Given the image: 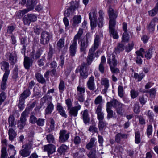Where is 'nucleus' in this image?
<instances>
[{"mask_svg": "<svg viewBox=\"0 0 158 158\" xmlns=\"http://www.w3.org/2000/svg\"><path fill=\"white\" fill-rule=\"evenodd\" d=\"M108 14L110 19L109 28L110 35L112 36L114 39H118V35L115 28L116 25V20L118 15V13L114 11L113 8L110 7L108 10Z\"/></svg>", "mask_w": 158, "mask_h": 158, "instance_id": "f257e3e1", "label": "nucleus"}, {"mask_svg": "<svg viewBox=\"0 0 158 158\" xmlns=\"http://www.w3.org/2000/svg\"><path fill=\"white\" fill-rule=\"evenodd\" d=\"M118 94L120 97H122L124 95V90L123 87L119 85L118 87Z\"/></svg>", "mask_w": 158, "mask_h": 158, "instance_id": "4d7b16f0", "label": "nucleus"}, {"mask_svg": "<svg viewBox=\"0 0 158 158\" xmlns=\"http://www.w3.org/2000/svg\"><path fill=\"white\" fill-rule=\"evenodd\" d=\"M146 53L145 55V57L147 59H150L152 57L153 53L152 49L149 48L148 50L145 52Z\"/></svg>", "mask_w": 158, "mask_h": 158, "instance_id": "c03bdc74", "label": "nucleus"}, {"mask_svg": "<svg viewBox=\"0 0 158 158\" xmlns=\"http://www.w3.org/2000/svg\"><path fill=\"white\" fill-rule=\"evenodd\" d=\"M107 63L110 67V65L112 66H116L117 64V61L115 59V56L114 54L112 53L110 56L107 55Z\"/></svg>", "mask_w": 158, "mask_h": 158, "instance_id": "9b49d317", "label": "nucleus"}, {"mask_svg": "<svg viewBox=\"0 0 158 158\" xmlns=\"http://www.w3.org/2000/svg\"><path fill=\"white\" fill-rule=\"evenodd\" d=\"M111 109V107H110L109 105H106V110L108 113L107 116V118L108 119H109L113 116V112Z\"/></svg>", "mask_w": 158, "mask_h": 158, "instance_id": "f704fd0d", "label": "nucleus"}, {"mask_svg": "<svg viewBox=\"0 0 158 158\" xmlns=\"http://www.w3.org/2000/svg\"><path fill=\"white\" fill-rule=\"evenodd\" d=\"M64 40L63 38L60 39L58 42L57 46L59 48V49H61L64 46Z\"/></svg>", "mask_w": 158, "mask_h": 158, "instance_id": "8fccbe9b", "label": "nucleus"}, {"mask_svg": "<svg viewBox=\"0 0 158 158\" xmlns=\"http://www.w3.org/2000/svg\"><path fill=\"white\" fill-rule=\"evenodd\" d=\"M83 33V30L79 29L77 34L75 36L74 39L69 48L70 56L71 57L75 56L77 52V44L76 41L80 39Z\"/></svg>", "mask_w": 158, "mask_h": 158, "instance_id": "f03ea898", "label": "nucleus"}, {"mask_svg": "<svg viewBox=\"0 0 158 158\" xmlns=\"http://www.w3.org/2000/svg\"><path fill=\"white\" fill-rule=\"evenodd\" d=\"M52 38V35L50 33L44 31L41 33L40 43L43 45L47 44Z\"/></svg>", "mask_w": 158, "mask_h": 158, "instance_id": "39448f33", "label": "nucleus"}, {"mask_svg": "<svg viewBox=\"0 0 158 158\" xmlns=\"http://www.w3.org/2000/svg\"><path fill=\"white\" fill-rule=\"evenodd\" d=\"M15 28L16 27L15 25L9 26H8L7 29V32L9 34H11Z\"/></svg>", "mask_w": 158, "mask_h": 158, "instance_id": "680f3d73", "label": "nucleus"}, {"mask_svg": "<svg viewBox=\"0 0 158 158\" xmlns=\"http://www.w3.org/2000/svg\"><path fill=\"white\" fill-rule=\"evenodd\" d=\"M32 146L33 141H30L27 143L23 145L22 147L23 148H26L30 150L31 149H32Z\"/></svg>", "mask_w": 158, "mask_h": 158, "instance_id": "a18cd8bd", "label": "nucleus"}, {"mask_svg": "<svg viewBox=\"0 0 158 158\" xmlns=\"http://www.w3.org/2000/svg\"><path fill=\"white\" fill-rule=\"evenodd\" d=\"M30 94L31 93L30 90L27 89L21 94L19 98L25 100L26 98L29 96Z\"/></svg>", "mask_w": 158, "mask_h": 158, "instance_id": "7c9ffc66", "label": "nucleus"}, {"mask_svg": "<svg viewBox=\"0 0 158 158\" xmlns=\"http://www.w3.org/2000/svg\"><path fill=\"white\" fill-rule=\"evenodd\" d=\"M31 152L30 150L26 148H23L19 152V153L20 155L24 157H26L29 156Z\"/></svg>", "mask_w": 158, "mask_h": 158, "instance_id": "cd10ccee", "label": "nucleus"}, {"mask_svg": "<svg viewBox=\"0 0 158 158\" xmlns=\"http://www.w3.org/2000/svg\"><path fill=\"white\" fill-rule=\"evenodd\" d=\"M81 105H78L70 108L69 110V115L71 117L72 116H77L78 114V111L81 109Z\"/></svg>", "mask_w": 158, "mask_h": 158, "instance_id": "dca6fc26", "label": "nucleus"}, {"mask_svg": "<svg viewBox=\"0 0 158 158\" xmlns=\"http://www.w3.org/2000/svg\"><path fill=\"white\" fill-rule=\"evenodd\" d=\"M35 2L34 0H27L26 4L27 8L30 9L32 7L33 9L35 5Z\"/></svg>", "mask_w": 158, "mask_h": 158, "instance_id": "ea45409f", "label": "nucleus"}, {"mask_svg": "<svg viewBox=\"0 0 158 158\" xmlns=\"http://www.w3.org/2000/svg\"><path fill=\"white\" fill-rule=\"evenodd\" d=\"M94 77L91 76L89 78V89L91 90H94Z\"/></svg>", "mask_w": 158, "mask_h": 158, "instance_id": "de8ad7c7", "label": "nucleus"}, {"mask_svg": "<svg viewBox=\"0 0 158 158\" xmlns=\"http://www.w3.org/2000/svg\"><path fill=\"white\" fill-rule=\"evenodd\" d=\"M2 67H3V69L5 70V73L6 72H8V75L9 73V71L8 70L9 67V63L5 61H3L2 62Z\"/></svg>", "mask_w": 158, "mask_h": 158, "instance_id": "4c0bfd02", "label": "nucleus"}, {"mask_svg": "<svg viewBox=\"0 0 158 158\" xmlns=\"http://www.w3.org/2000/svg\"><path fill=\"white\" fill-rule=\"evenodd\" d=\"M139 104L138 102H136L134 106V111L136 113H139L140 111V107L139 106Z\"/></svg>", "mask_w": 158, "mask_h": 158, "instance_id": "864d4df0", "label": "nucleus"}, {"mask_svg": "<svg viewBox=\"0 0 158 158\" xmlns=\"http://www.w3.org/2000/svg\"><path fill=\"white\" fill-rule=\"evenodd\" d=\"M77 90L78 92L77 95H83L85 92V90L84 88L79 86L77 88Z\"/></svg>", "mask_w": 158, "mask_h": 158, "instance_id": "e2e57ef3", "label": "nucleus"}, {"mask_svg": "<svg viewBox=\"0 0 158 158\" xmlns=\"http://www.w3.org/2000/svg\"><path fill=\"white\" fill-rule=\"evenodd\" d=\"M53 50L54 49L52 48V46L50 45L49 52L48 56V59L50 60L52 58L53 54Z\"/></svg>", "mask_w": 158, "mask_h": 158, "instance_id": "5fc2aeb1", "label": "nucleus"}, {"mask_svg": "<svg viewBox=\"0 0 158 158\" xmlns=\"http://www.w3.org/2000/svg\"><path fill=\"white\" fill-rule=\"evenodd\" d=\"M8 72L4 73L2 81L1 84V89L3 90H4L6 88V81L8 77Z\"/></svg>", "mask_w": 158, "mask_h": 158, "instance_id": "412c9836", "label": "nucleus"}, {"mask_svg": "<svg viewBox=\"0 0 158 158\" xmlns=\"http://www.w3.org/2000/svg\"><path fill=\"white\" fill-rule=\"evenodd\" d=\"M89 36V35L87 33L86 35L85 39L82 40L81 42L80 50L81 52H83L84 54L86 53V48L88 45V37Z\"/></svg>", "mask_w": 158, "mask_h": 158, "instance_id": "2eb2a0df", "label": "nucleus"}, {"mask_svg": "<svg viewBox=\"0 0 158 158\" xmlns=\"http://www.w3.org/2000/svg\"><path fill=\"white\" fill-rule=\"evenodd\" d=\"M122 42H127L129 40V34L127 32H124L122 38Z\"/></svg>", "mask_w": 158, "mask_h": 158, "instance_id": "58836bf2", "label": "nucleus"}, {"mask_svg": "<svg viewBox=\"0 0 158 158\" xmlns=\"http://www.w3.org/2000/svg\"><path fill=\"white\" fill-rule=\"evenodd\" d=\"M57 110L58 111L62 117L66 118L67 115L63 107L60 104L58 103L56 107Z\"/></svg>", "mask_w": 158, "mask_h": 158, "instance_id": "5701e85b", "label": "nucleus"}, {"mask_svg": "<svg viewBox=\"0 0 158 158\" xmlns=\"http://www.w3.org/2000/svg\"><path fill=\"white\" fill-rule=\"evenodd\" d=\"M124 106V104L120 103V105L116 108L117 113L120 115L123 114V107Z\"/></svg>", "mask_w": 158, "mask_h": 158, "instance_id": "a19ab883", "label": "nucleus"}, {"mask_svg": "<svg viewBox=\"0 0 158 158\" xmlns=\"http://www.w3.org/2000/svg\"><path fill=\"white\" fill-rule=\"evenodd\" d=\"M152 127L151 125H149L148 126L147 130V133L148 136L152 134Z\"/></svg>", "mask_w": 158, "mask_h": 158, "instance_id": "338daca9", "label": "nucleus"}, {"mask_svg": "<svg viewBox=\"0 0 158 158\" xmlns=\"http://www.w3.org/2000/svg\"><path fill=\"white\" fill-rule=\"evenodd\" d=\"M88 58H89V55L87 56V63H83L80 67V69L79 72L80 75L84 78H86L88 75V69L89 65Z\"/></svg>", "mask_w": 158, "mask_h": 158, "instance_id": "7ed1b4c3", "label": "nucleus"}, {"mask_svg": "<svg viewBox=\"0 0 158 158\" xmlns=\"http://www.w3.org/2000/svg\"><path fill=\"white\" fill-rule=\"evenodd\" d=\"M90 123L92 124V125L90 126L89 127V131L94 132H98L97 128L96 127V123L93 120H91Z\"/></svg>", "mask_w": 158, "mask_h": 158, "instance_id": "2f4dec72", "label": "nucleus"}, {"mask_svg": "<svg viewBox=\"0 0 158 158\" xmlns=\"http://www.w3.org/2000/svg\"><path fill=\"white\" fill-rule=\"evenodd\" d=\"M130 94L131 98L134 99L137 97L139 95L138 92L135 89H132L130 91Z\"/></svg>", "mask_w": 158, "mask_h": 158, "instance_id": "3c124183", "label": "nucleus"}, {"mask_svg": "<svg viewBox=\"0 0 158 158\" xmlns=\"http://www.w3.org/2000/svg\"><path fill=\"white\" fill-rule=\"evenodd\" d=\"M35 77L36 78L37 81L41 84L46 83V80L43 77V76L40 73H37L35 74Z\"/></svg>", "mask_w": 158, "mask_h": 158, "instance_id": "bb28decb", "label": "nucleus"}, {"mask_svg": "<svg viewBox=\"0 0 158 158\" xmlns=\"http://www.w3.org/2000/svg\"><path fill=\"white\" fill-rule=\"evenodd\" d=\"M44 148V151L47 152L49 156L50 155L53 154L55 152L56 147L52 144H51L45 145Z\"/></svg>", "mask_w": 158, "mask_h": 158, "instance_id": "4468645a", "label": "nucleus"}, {"mask_svg": "<svg viewBox=\"0 0 158 158\" xmlns=\"http://www.w3.org/2000/svg\"><path fill=\"white\" fill-rule=\"evenodd\" d=\"M135 142L136 144H139L140 143V135L139 132L138 131L135 133Z\"/></svg>", "mask_w": 158, "mask_h": 158, "instance_id": "49530a36", "label": "nucleus"}, {"mask_svg": "<svg viewBox=\"0 0 158 158\" xmlns=\"http://www.w3.org/2000/svg\"><path fill=\"white\" fill-rule=\"evenodd\" d=\"M101 83L104 87V89L102 90L103 93L106 94L109 86V80L106 78H103L101 80Z\"/></svg>", "mask_w": 158, "mask_h": 158, "instance_id": "a211bd4d", "label": "nucleus"}, {"mask_svg": "<svg viewBox=\"0 0 158 158\" xmlns=\"http://www.w3.org/2000/svg\"><path fill=\"white\" fill-rule=\"evenodd\" d=\"M107 123L103 120L99 121L98 127L99 131H102L103 129L106 127Z\"/></svg>", "mask_w": 158, "mask_h": 158, "instance_id": "72a5a7b5", "label": "nucleus"}, {"mask_svg": "<svg viewBox=\"0 0 158 158\" xmlns=\"http://www.w3.org/2000/svg\"><path fill=\"white\" fill-rule=\"evenodd\" d=\"M96 150L93 149L89 153V158H97L96 156Z\"/></svg>", "mask_w": 158, "mask_h": 158, "instance_id": "774afa93", "label": "nucleus"}, {"mask_svg": "<svg viewBox=\"0 0 158 158\" xmlns=\"http://www.w3.org/2000/svg\"><path fill=\"white\" fill-rule=\"evenodd\" d=\"M100 42V38L99 36L98 35H97L95 37L94 46L90 48V50H89V51L94 52L98 48Z\"/></svg>", "mask_w": 158, "mask_h": 158, "instance_id": "f3484780", "label": "nucleus"}, {"mask_svg": "<svg viewBox=\"0 0 158 158\" xmlns=\"http://www.w3.org/2000/svg\"><path fill=\"white\" fill-rule=\"evenodd\" d=\"M158 13V2L156 4L155 7L148 11L149 15L152 17L155 16Z\"/></svg>", "mask_w": 158, "mask_h": 158, "instance_id": "c756f323", "label": "nucleus"}, {"mask_svg": "<svg viewBox=\"0 0 158 158\" xmlns=\"http://www.w3.org/2000/svg\"><path fill=\"white\" fill-rule=\"evenodd\" d=\"M81 18L80 15L75 16L73 18L72 21V25L73 27L77 26L81 21Z\"/></svg>", "mask_w": 158, "mask_h": 158, "instance_id": "4be33fe9", "label": "nucleus"}, {"mask_svg": "<svg viewBox=\"0 0 158 158\" xmlns=\"http://www.w3.org/2000/svg\"><path fill=\"white\" fill-rule=\"evenodd\" d=\"M96 10L95 8L92 9L89 13V19L90 20V26L91 30L94 29L97 26V20Z\"/></svg>", "mask_w": 158, "mask_h": 158, "instance_id": "20e7f679", "label": "nucleus"}, {"mask_svg": "<svg viewBox=\"0 0 158 158\" xmlns=\"http://www.w3.org/2000/svg\"><path fill=\"white\" fill-rule=\"evenodd\" d=\"M54 109L53 104L50 102L47 106L45 110V114H50L52 112Z\"/></svg>", "mask_w": 158, "mask_h": 158, "instance_id": "c85d7f7f", "label": "nucleus"}, {"mask_svg": "<svg viewBox=\"0 0 158 158\" xmlns=\"http://www.w3.org/2000/svg\"><path fill=\"white\" fill-rule=\"evenodd\" d=\"M36 104V101H34L30 105L28 108H26L24 111L23 112H25L26 114L28 115V114L30 110L33 108L35 106Z\"/></svg>", "mask_w": 158, "mask_h": 158, "instance_id": "c9c22d12", "label": "nucleus"}, {"mask_svg": "<svg viewBox=\"0 0 158 158\" xmlns=\"http://www.w3.org/2000/svg\"><path fill=\"white\" fill-rule=\"evenodd\" d=\"M134 46V44L133 42L131 43H129L127 45L125 48V51L127 52L131 51L133 49Z\"/></svg>", "mask_w": 158, "mask_h": 158, "instance_id": "09e8293b", "label": "nucleus"}, {"mask_svg": "<svg viewBox=\"0 0 158 158\" xmlns=\"http://www.w3.org/2000/svg\"><path fill=\"white\" fill-rule=\"evenodd\" d=\"M46 139L48 142L49 143H54V137L53 135L51 134H49L47 135Z\"/></svg>", "mask_w": 158, "mask_h": 158, "instance_id": "79ce46f5", "label": "nucleus"}, {"mask_svg": "<svg viewBox=\"0 0 158 158\" xmlns=\"http://www.w3.org/2000/svg\"><path fill=\"white\" fill-rule=\"evenodd\" d=\"M66 104L67 105V110H69V109L72 107V102L70 99H68L65 100Z\"/></svg>", "mask_w": 158, "mask_h": 158, "instance_id": "69168bd1", "label": "nucleus"}, {"mask_svg": "<svg viewBox=\"0 0 158 158\" xmlns=\"http://www.w3.org/2000/svg\"><path fill=\"white\" fill-rule=\"evenodd\" d=\"M158 20L156 18H153L147 27V29L150 32L153 33L155 30V23Z\"/></svg>", "mask_w": 158, "mask_h": 158, "instance_id": "6ab92c4d", "label": "nucleus"}, {"mask_svg": "<svg viewBox=\"0 0 158 158\" xmlns=\"http://www.w3.org/2000/svg\"><path fill=\"white\" fill-rule=\"evenodd\" d=\"M69 137V133H67L66 130H62L60 132L59 141L64 143L68 140Z\"/></svg>", "mask_w": 158, "mask_h": 158, "instance_id": "f8f14e48", "label": "nucleus"}, {"mask_svg": "<svg viewBox=\"0 0 158 158\" xmlns=\"http://www.w3.org/2000/svg\"><path fill=\"white\" fill-rule=\"evenodd\" d=\"M110 69L111 72L113 73L117 74L119 72V69L116 66H112L110 65Z\"/></svg>", "mask_w": 158, "mask_h": 158, "instance_id": "6e6d98bb", "label": "nucleus"}, {"mask_svg": "<svg viewBox=\"0 0 158 158\" xmlns=\"http://www.w3.org/2000/svg\"><path fill=\"white\" fill-rule=\"evenodd\" d=\"M81 114H82V119L84 123H89L88 110L86 109L84 110L83 112H81Z\"/></svg>", "mask_w": 158, "mask_h": 158, "instance_id": "b1692460", "label": "nucleus"}, {"mask_svg": "<svg viewBox=\"0 0 158 158\" xmlns=\"http://www.w3.org/2000/svg\"><path fill=\"white\" fill-rule=\"evenodd\" d=\"M147 92L149 93L150 96L152 98L154 97L156 94L155 89L154 88H152L149 91Z\"/></svg>", "mask_w": 158, "mask_h": 158, "instance_id": "0e129e2a", "label": "nucleus"}, {"mask_svg": "<svg viewBox=\"0 0 158 158\" xmlns=\"http://www.w3.org/2000/svg\"><path fill=\"white\" fill-rule=\"evenodd\" d=\"M37 20V16L35 15L28 14L25 15L23 19L24 24L29 25L31 22H34Z\"/></svg>", "mask_w": 158, "mask_h": 158, "instance_id": "423d86ee", "label": "nucleus"}, {"mask_svg": "<svg viewBox=\"0 0 158 158\" xmlns=\"http://www.w3.org/2000/svg\"><path fill=\"white\" fill-rule=\"evenodd\" d=\"M67 149L68 147L66 145L64 144H63L58 148V151L60 154H62L64 153Z\"/></svg>", "mask_w": 158, "mask_h": 158, "instance_id": "e433bc0d", "label": "nucleus"}, {"mask_svg": "<svg viewBox=\"0 0 158 158\" xmlns=\"http://www.w3.org/2000/svg\"><path fill=\"white\" fill-rule=\"evenodd\" d=\"M7 59L10 63L11 65H14L17 61V56L16 52L14 51L11 52H9L6 53Z\"/></svg>", "mask_w": 158, "mask_h": 158, "instance_id": "0eeeda50", "label": "nucleus"}, {"mask_svg": "<svg viewBox=\"0 0 158 158\" xmlns=\"http://www.w3.org/2000/svg\"><path fill=\"white\" fill-rule=\"evenodd\" d=\"M120 103L115 99H113L110 102H107L106 105H108L110 107H113L116 108L120 105Z\"/></svg>", "mask_w": 158, "mask_h": 158, "instance_id": "393cba45", "label": "nucleus"}, {"mask_svg": "<svg viewBox=\"0 0 158 158\" xmlns=\"http://www.w3.org/2000/svg\"><path fill=\"white\" fill-rule=\"evenodd\" d=\"M1 158H6L7 156V152L6 148L5 147L2 148L1 150Z\"/></svg>", "mask_w": 158, "mask_h": 158, "instance_id": "052dcab7", "label": "nucleus"}, {"mask_svg": "<svg viewBox=\"0 0 158 158\" xmlns=\"http://www.w3.org/2000/svg\"><path fill=\"white\" fill-rule=\"evenodd\" d=\"M145 53V51L144 49L141 48L139 50L136 51V63L139 65L142 64V60L141 58L143 57V53Z\"/></svg>", "mask_w": 158, "mask_h": 158, "instance_id": "ddd939ff", "label": "nucleus"}, {"mask_svg": "<svg viewBox=\"0 0 158 158\" xmlns=\"http://www.w3.org/2000/svg\"><path fill=\"white\" fill-rule=\"evenodd\" d=\"M70 4L71 6L70 8L66 10L68 16H69L71 13L73 12L75 9H77L79 7V3L78 1H72L71 2Z\"/></svg>", "mask_w": 158, "mask_h": 158, "instance_id": "9d476101", "label": "nucleus"}, {"mask_svg": "<svg viewBox=\"0 0 158 158\" xmlns=\"http://www.w3.org/2000/svg\"><path fill=\"white\" fill-rule=\"evenodd\" d=\"M124 45L121 43H118L117 46L115 48V52L116 53H119L124 50Z\"/></svg>", "mask_w": 158, "mask_h": 158, "instance_id": "473e14b6", "label": "nucleus"}, {"mask_svg": "<svg viewBox=\"0 0 158 158\" xmlns=\"http://www.w3.org/2000/svg\"><path fill=\"white\" fill-rule=\"evenodd\" d=\"M28 115L26 114L25 112L22 113L20 119L17 122V127L20 129H23L26 125L27 120L26 117Z\"/></svg>", "mask_w": 158, "mask_h": 158, "instance_id": "1a4fd4ad", "label": "nucleus"}, {"mask_svg": "<svg viewBox=\"0 0 158 158\" xmlns=\"http://www.w3.org/2000/svg\"><path fill=\"white\" fill-rule=\"evenodd\" d=\"M14 129L12 128H10L8 131L9 139L11 141L14 140L17 135L16 132Z\"/></svg>", "mask_w": 158, "mask_h": 158, "instance_id": "aec40b11", "label": "nucleus"}, {"mask_svg": "<svg viewBox=\"0 0 158 158\" xmlns=\"http://www.w3.org/2000/svg\"><path fill=\"white\" fill-rule=\"evenodd\" d=\"M34 51H33L30 54L31 56L30 58L25 56L24 61V65L25 68L27 69H29L30 67L32 65L34 59Z\"/></svg>", "mask_w": 158, "mask_h": 158, "instance_id": "6e6552de", "label": "nucleus"}, {"mask_svg": "<svg viewBox=\"0 0 158 158\" xmlns=\"http://www.w3.org/2000/svg\"><path fill=\"white\" fill-rule=\"evenodd\" d=\"M148 117L149 119V121L150 122H153V117L154 114L150 110L148 111L147 114Z\"/></svg>", "mask_w": 158, "mask_h": 158, "instance_id": "603ef678", "label": "nucleus"}, {"mask_svg": "<svg viewBox=\"0 0 158 158\" xmlns=\"http://www.w3.org/2000/svg\"><path fill=\"white\" fill-rule=\"evenodd\" d=\"M15 118L12 115H10L8 118V121L9 124V127L10 128H15L16 127L15 124Z\"/></svg>", "mask_w": 158, "mask_h": 158, "instance_id": "a878e982", "label": "nucleus"}, {"mask_svg": "<svg viewBox=\"0 0 158 158\" xmlns=\"http://www.w3.org/2000/svg\"><path fill=\"white\" fill-rule=\"evenodd\" d=\"M64 88L65 85L64 82L63 81H61L59 86V88L60 92H62L64 90Z\"/></svg>", "mask_w": 158, "mask_h": 158, "instance_id": "13d9d810", "label": "nucleus"}, {"mask_svg": "<svg viewBox=\"0 0 158 158\" xmlns=\"http://www.w3.org/2000/svg\"><path fill=\"white\" fill-rule=\"evenodd\" d=\"M25 100L23 99H22L19 98V109L20 110H22L24 108V101Z\"/></svg>", "mask_w": 158, "mask_h": 158, "instance_id": "37998d69", "label": "nucleus"}, {"mask_svg": "<svg viewBox=\"0 0 158 158\" xmlns=\"http://www.w3.org/2000/svg\"><path fill=\"white\" fill-rule=\"evenodd\" d=\"M6 98V97L5 92H2L0 94V105H1L2 103L4 102Z\"/></svg>", "mask_w": 158, "mask_h": 158, "instance_id": "bf43d9fd", "label": "nucleus"}]
</instances>
